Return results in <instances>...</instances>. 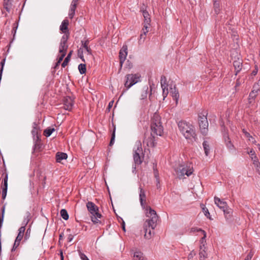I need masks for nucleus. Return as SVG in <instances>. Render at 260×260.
I'll return each mask as SVG.
<instances>
[{
	"instance_id": "f257e3e1",
	"label": "nucleus",
	"mask_w": 260,
	"mask_h": 260,
	"mask_svg": "<svg viewBox=\"0 0 260 260\" xmlns=\"http://www.w3.org/2000/svg\"><path fill=\"white\" fill-rule=\"evenodd\" d=\"M146 215L148 218L146 220L143 225L144 237L147 239H150L154 234L153 231L156 226L158 216L156 211L149 206L146 207Z\"/></svg>"
},
{
	"instance_id": "f03ea898",
	"label": "nucleus",
	"mask_w": 260,
	"mask_h": 260,
	"mask_svg": "<svg viewBox=\"0 0 260 260\" xmlns=\"http://www.w3.org/2000/svg\"><path fill=\"white\" fill-rule=\"evenodd\" d=\"M179 131L183 136L187 140L196 141V133L194 126L185 120H180L178 122Z\"/></svg>"
},
{
	"instance_id": "7ed1b4c3",
	"label": "nucleus",
	"mask_w": 260,
	"mask_h": 260,
	"mask_svg": "<svg viewBox=\"0 0 260 260\" xmlns=\"http://www.w3.org/2000/svg\"><path fill=\"white\" fill-rule=\"evenodd\" d=\"M86 207L88 211L91 214L90 217L92 222L94 224H103L104 220L102 215L99 213V207L92 202H88L86 203Z\"/></svg>"
},
{
	"instance_id": "20e7f679",
	"label": "nucleus",
	"mask_w": 260,
	"mask_h": 260,
	"mask_svg": "<svg viewBox=\"0 0 260 260\" xmlns=\"http://www.w3.org/2000/svg\"><path fill=\"white\" fill-rule=\"evenodd\" d=\"M151 136H161L163 133V126L161 122V117L156 113L153 114L151 120Z\"/></svg>"
},
{
	"instance_id": "39448f33",
	"label": "nucleus",
	"mask_w": 260,
	"mask_h": 260,
	"mask_svg": "<svg viewBox=\"0 0 260 260\" xmlns=\"http://www.w3.org/2000/svg\"><path fill=\"white\" fill-rule=\"evenodd\" d=\"M207 113H201L198 115V124L201 133L204 136L207 135L208 132V122L207 120Z\"/></svg>"
},
{
	"instance_id": "423d86ee",
	"label": "nucleus",
	"mask_w": 260,
	"mask_h": 260,
	"mask_svg": "<svg viewBox=\"0 0 260 260\" xmlns=\"http://www.w3.org/2000/svg\"><path fill=\"white\" fill-rule=\"evenodd\" d=\"M193 171V168L187 166L180 165L175 169V172L179 179L185 178L184 177L185 175L188 177L189 176L192 174Z\"/></svg>"
},
{
	"instance_id": "0eeeda50",
	"label": "nucleus",
	"mask_w": 260,
	"mask_h": 260,
	"mask_svg": "<svg viewBox=\"0 0 260 260\" xmlns=\"http://www.w3.org/2000/svg\"><path fill=\"white\" fill-rule=\"evenodd\" d=\"M125 77L126 80L124 85L127 89H128L133 85L140 81L141 75L139 74H127Z\"/></svg>"
},
{
	"instance_id": "6e6552de",
	"label": "nucleus",
	"mask_w": 260,
	"mask_h": 260,
	"mask_svg": "<svg viewBox=\"0 0 260 260\" xmlns=\"http://www.w3.org/2000/svg\"><path fill=\"white\" fill-rule=\"evenodd\" d=\"M69 39V34L63 35L61 39L59 44V52L60 53H67L68 45L67 41Z\"/></svg>"
},
{
	"instance_id": "1a4fd4ad",
	"label": "nucleus",
	"mask_w": 260,
	"mask_h": 260,
	"mask_svg": "<svg viewBox=\"0 0 260 260\" xmlns=\"http://www.w3.org/2000/svg\"><path fill=\"white\" fill-rule=\"evenodd\" d=\"M127 46L126 45H123L122 48L120 49L119 53V64H120V69L119 72L121 70L123 63H124L126 56L127 55Z\"/></svg>"
},
{
	"instance_id": "9d476101",
	"label": "nucleus",
	"mask_w": 260,
	"mask_h": 260,
	"mask_svg": "<svg viewBox=\"0 0 260 260\" xmlns=\"http://www.w3.org/2000/svg\"><path fill=\"white\" fill-rule=\"evenodd\" d=\"M141 153H142V148L141 145H140L137 147V149L135 150L133 154L134 160L135 164L140 165L142 164L143 157L141 158L140 156Z\"/></svg>"
},
{
	"instance_id": "9b49d317",
	"label": "nucleus",
	"mask_w": 260,
	"mask_h": 260,
	"mask_svg": "<svg viewBox=\"0 0 260 260\" xmlns=\"http://www.w3.org/2000/svg\"><path fill=\"white\" fill-rule=\"evenodd\" d=\"M63 103L64 109L66 110L71 111L74 106V98L69 96L64 97L63 100Z\"/></svg>"
},
{
	"instance_id": "f8f14e48",
	"label": "nucleus",
	"mask_w": 260,
	"mask_h": 260,
	"mask_svg": "<svg viewBox=\"0 0 260 260\" xmlns=\"http://www.w3.org/2000/svg\"><path fill=\"white\" fill-rule=\"evenodd\" d=\"M144 17V27L149 28L151 22L150 16L148 12L146 10H141Z\"/></svg>"
},
{
	"instance_id": "ddd939ff",
	"label": "nucleus",
	"mask_w": 260,
	"mask_h": 260,
	"mask_svg": "<svg viewBox=\"0 0 260 260\" xmlns=\"http://www.w3.org/2000/svg\"><path fill=\"white\" fill-rule=\"evenodd\" d=\"M139 199L141 206L144 208L146 205V196L145 190L141 187H139Z\"/></svg>"
},
{
	"instance_id": "4468645a",
	"label": "nucleus",
	"mask_w": 260,
	"mask_h": 260,
	"mask_svg": "<svg viewBox=\"0 0 260 260\" xmlns=\"http://www.w3.org/2000/svg\"><path fill=\"white\" fill-rule=\"evenodd\" d=\"M223 138L224 140V143L228 149L231 151L235 149L234 145L232 143L228 134L227 133H224L223 134Z\"/></svg>"
},
{
	"instance_id": "2eb2a0df",
	"label": "nucleus",
	"mask_w": 260,
	"mask_h": 260,
	"mask_svg": "<svg viewBox=\"0 0 260 260\" xmlns=\"http://www.w3.org/2000/svg\"><path fill=\"white\" fill-rule=\"evenodd\" d=\"M233 66L235 68V75H237L242 69V60L240 58L233 62Z\"/></svg>"
},
{
	"instance_id": "dca6fc26",
	"label": "nucleus",
	"mask_w": 260,
	"mask_h": 260,
	"mask_svg": "<svg viewBox=\"0 0 260 260\" xmlns=\"http://www.w3.org/2000/svg\"><path fill=\"white\" fill-rule=\"evenodd\" d=\"M170 91L172 96L173 97V99L176 101V103L177 104L179 98V93L176 85H174L173 87H170Z\"/></svg>"
},
{
	"instance_id": "f3484780",
	"label": "nucleus",
	"mask_w": 260,
	"mask_h": 260,
	"mask_svg": "<svg viewBox=\"0 0 260 260\" xmlns=\"http://www.w3.org/2000/svg\"><path fill=\"white\" fill-rule=\"evenodd\" d=\"M214 199L215 204L222 210H225L228 207L226 203L221 200L219 198L215 197Z\"/></svg>"
},
{
	"instance_id": "a211bd4d",
	"label": "nucleus",
	"mask_w": 260,
	"mask_h": 260,
	"mask_svg": "<svg viewBox=\"0 0 260 260\" xmlns=\"http://www.w3.org/2000/svg\"><path fill=\"white\" fill-rule=\"evenodd\" d=\"M69 24V20L66 19L62 21L61 24L60 26L59 29L64 34V35H69V32L68 31Z\"/></svg>"
},
{
	"instance_id": "6ab92c4d",
	"label": "nucleus",
	"mask_w": 260,
	"mask_h": 260,
	"mask_svg": "<svg viewBox=\"0 0 260 260\" xmlns=\"http://www.w3.org/2000/svg\"><path fill=\"white\" fill-rule=\"evenodd\" d=\"M154 139L155 137L151 136V134L150 136L148 137L147 139H146V138H144V142H145L148 146L154 147L155 146Z\"/></svg>"
},
{
	"instance_id": "aec40b11",
	"label": "nucleus",
	"mask_w": 260,
	"mask_h": 260,
	"mask_svg": "<svg viewBox=\"0 0 260 260\" xmlns=\"http://www.w3.org/2000/svg\"><path fill=\"white\" fill-rule=\"evenodd\" d=\"M68 157L67 153L64 152H58L56 154L55 158L56 161L57 162H61V161L63 159H66Z\"/></svg>"
},
{
	"instance_id": "412c9836",
	"label": "nucleus",
	"mask_w": 260,
	"mask_h": 260,
	"mask_svg": "<svg viewBox=\"0 0 260 260\" xmlns=\"http://www.w3.org/2000/svg\"><path fill=\"white\" fill-rule=\"evenodd\" d=\"M12 2L13 0H4V8L9 13L10 12L13 7Z\"/></svg>"
},
{
	"instance_id": "4be33fe9",
	"label": "nucleus",
	"mask_w": 260,
	"mask_h": 260,
	"mask_svg": "<svg viewBox=\"0 0 260 260\" xmlns=\"http://www.w3.org/2000/svg\"><path fill=\"white\" fill-rule=\"evenodd\" d=\"M148 32V28L144 27L142 30L141 34L140 36L139 40V44L143 43L146 39V34Z\"/></svg>"
},
{
	"instance_id": "5701e85b",
	"label": "nucleus",
	"mask_w": 260,
	"mask_h": 260,
	"mask_svg": "<svg viewBox=\"0 0 260 260\" xmlns=\"http://www.w3.org/2000/svg\"><path fill=\"white\" fill-rule=\"evenodd\" d=\"M258 90L253 89V90L250 92L249 94V103L251 104L254 101L255 98L257 96L258 94Z\"/></svg>"
},
{
	"instance_id": "b1692460",
	"label": "nucleus",
	"mask_w": 260,
	"mask_h": 260,
	"mask_svg": "<svg viewBox=\"0 0 260 260\" xmlns=\"http://www.w3.org/2000/svg\"><path fill=\"white\" fill-rule=\"evenodd\" d=\"M134 260H143L146 258L144 256L143 253L137 250L134 253Z\"/></svg>"
},
{
	"instance_id": "393cba45",
	"label": "nucleus",
	"mask_w": 260,
	"mask_h": 260,
	"mask_svg": "<svg viewBox=\"0 0 260 260\" xmlns=\"http://www.w3.org/2000/svg\"><path fill=\"white\" fill-rule=\"evenodd\" d=\"M89 43V41L88 40H87L85 41H81V47L84 48L86 50L88 54H91L92 50L88 46Z\"/></svg>"
},
{
	"instance_id": "a878e982",
	"label": "nucleus",
	"mask_w": 260,
	"mask_h": 260,
	"mask_svg": "<svg viewBox=\"0 0 260 260\" xmlns=\"http://www.w3.org/2000/svg\"><path fill=\"white\" fill-rule=\"evenodd\" d=\"M39 129L40 127L38 124L36 122H34L32 124V129L31 131V134L32 136H35L40 134L38 132Z\"/></svg>"
},
{
	"instance_id": "bb28decb",
	"label": "nucleus",
	"mask_w": 260,
	"mask_h": 260,
	"mask_svg": "<svg viewBox=\"0 0 260 260\" xmlns=\"http://www.w3.org/2000/svg\"><path fill=\"white\" fill-rule=\"evenodd\" d=\"M203 146L205 151V155L208 156L209 154L210 151V145L209 142L207 141H204L203 143Z\"/></svg>"
},
{
	"instance_id": "cd10ccee",
	"label": "nucleus",
	"mask_w": 260,
	"mask_h": 260,
	"mask_svg": "<svg viewBox=\"0 0 260 260\" xmlns=\"http://www.w3.org/2000/svg\"><path fill=\"white\" fill-rule=\"evenodd\" d=\"M224 212L226 220H230L232 218V210L227 207L225 210H222Z\"/></svg>"
},
{
	"instance_id": "c85d7f7f",
	"label": "nucleus",
	"mask_w": 260,
	"mask_h": 260,
	"mask_svg": "<svg viewBox=\"0 0 260 260\" xmlns=\"http://www.w3.org/2000/svg\"><path fill=\"white\" fill-rule=\"evenodd\" d=\"M213 8L215 13L218 14L220 12V3L218 0H213Z\"/></svg>"
},
{
	"instance_id": "c756f323",
	"label": "nucleus",
	"mask_w": 260,
	"mask_h": 260,
	"mask_svg": "<svg viewBox=\"0 0 260 260\" xmlns=\"http://www.w3.org/2000/svg\"><path fill=\"white\" fill-rule=\"evenodd\" d=\"M1 179H2L1 188H8V174H6V175L3 176Z\"/></svg>"
},
{
	"instance_id": "7c9ffc66",
	"label": "nucleus",
	"mask_w": 260,
	"mask_h": 260,
	"mask_svg": "<svg viewBox=\"0 0 260 260\" xmlns=\"http://www.w3.org/2000/svg\"><path fill=\"white\" fill-rule=\"evenodd\" d=\"M160 84L162 89H166L168 87V84L167 82V78L164 75L161 76Z\"/></svg>"
},
{
	"instance_id": "2f4dec72",
	"label": "nucleus",
	"mask_w": 260,
	"mask_h": 260,
	"mask_svg": "<svg viewBox=\"0 0 260 260\" xmlns=\"http://www.w3.org/2000/svg\"><path fill=\"white\" fill-rule=\"evenodd\" d=\"M72 54V51H70L69 54H68L67 56L65 58L64 61L61 64V67L62 68L66 67V66H67L68 64L69 61L70 60Z\"/></svg>"
},
{
	"instance_id": "473e14b6",
	"label": "nucleus",
	"mask_w": 260,
	"mask_h": 260,
	"mask_svg": "<svg viewBox=\"0 0 260 260\" xmlns=\"http://www.w3.org/2000/svg\"><path fill=\"white\" fill-rule=\"evenodd\" d=\"M251 159L253 161V164L257 170L260 169V162L258 161V159L256 156H252Z\"/></svg>"
},
{
	"instance_id": "72a5a7b5",
	"label": "nucleus",
	"mask_w": 260,
	"mask_h": 260,
	"mask_svg": "<svg viewBox=\"0 0 260 260\" xmlns=\"http://www.w3.org/2000/svg\"><path fill=\"white\" fill-rule=\"evenodd\" d=\"M42 146L43 144L42 142L35 143V145L34 146V151H41L43 149Z\"/></svg>"
},
{
	"instance_id": "f704fd0d",
	"label": "nucleus",
	"mask_w": 260,
	"mask_h": 260,
	"mask_svg": "<svg viewBox=\"0 0 260 260\" xmlns=\"http://www.w3.org/2000/svg\"><path fill=\"white\" fill-rule=\"evenodd\" d=\"M60 216L64 220H67L69 219V214L68 213L67 210H66L65 209H61L60 210Z\"/></svg>"
},
{
	"instance_id": "c9c22d12",
	"label": "nucleus",
	"mask_w": 260,
	"mask_h": 260,
	"mask_svg": "<svg viewBox=\"0 0 260 260\" xmlns=\"http://www.w3.org/2000/svg\"><path fill=\"white\" fill-rule=\"evenodd\" d=\"M55 131L54 128L48 127L44 130V135L45 136L48 137H49L53 132Z\"/></svg>"
},
{
	"instance_id": "e433bc0d",
	"label": "nucleus",
	"mask_w": 260,
	"mask_h": 260,
	"mask_svg": "<svg viewBox=\"0 0 260 260\" xmlns=\"http://www.w3.org/2000/svg\"><path fill=\"white\" fill-rule=\"evenodd\" d=\"M148 93V87L147 86L144 87L143 89L141 95V99L144 100L147 98V94Z\"/></svg>"
},
{
	"instance_id": "4c0bfd02",
	"label": "nucleus",
	"mask_w": 260,
	"mask_h": 260,
	"mask_svg": "<svg viewBox=\"0 0 260 260\" xmlns=\"http://www.w3.org/2000/svg\"><path fill=\"white\" fill-rule=\"evenodd\" d=\"M78 70L81 74H85L86 72V64L84 63H80L78 66Z\"/></svg>"
},
{
	"instance_id": "58836bf2",
	"label": "nucleus",
	"mask_w": 260,
	"mask_h": 260,
	"mask_svg": "<svg viewBox=\"0 0 260 260\" xmlns=\"http://www.w3.org/2000/svg\"><path fill=\"white\" fill-rule=\"evenodd\" d=\"M0 173L2 174L1 178H2L3 176H5L6 174H8V173L7 172L6 167L4 161L3 162L2 166L0 167Z\"/></svg>"
},
{
	"instance_id": "ea45409f",
	"label": "nucleus",
	"mask_w": 260,
	"mask_h": 260,
	"mask_svg": "<svg viewBox=\"0 0 260 260\" xmlns=\"http://www.w3.org/2000/svg\"><path fill=\"white\" fill-rule=\"evenodd\" d=\"M207 253L204 249L201 250L199 252L200 260H205L207 257Z\"/></svg>"
},
{
	"instance_id": "a19ab883",
	"label": "nucleus",
	"mask_w": 260,
	"mask_h": 260,
	"mask_svg": "<svg viewBox=\"0 0 260 260\" xmlns=\"http://www.w3.org/2000/svg\"><path fill=\"white\" fill-rule=\"evenodd\" d=\"M196 231H197V232H202L203 233V234L204 235V237L202 238V240H203V239L206 238V233L205 231L202 230L201 229H196V228H193L191 229V232H194Z\"/></svg>"
},
{
	"instance_id": "79ce46f5",
	"label": "nucleus",
	"mask_w": 260,
	"mask_h": 260,
	"mask_svg": "<svg viewBox=\"0 0 260 260\" xmlns=\"http://www.w3.org/2000/svg\"><path fill=\"white\" fill-rule=\"evenodd\" d=\"M18 26V22H15L13 25V28L12 30V34H13V38L15 37Z\"/></svg>"
},
{
	"instance_id": "37998d69",
	"label": "nucleus",
	"mask_w": 260,
	"mask_h": 260,
	"mask_svg": "<svg viewBox=\"0 0 260 260\" xmlns=\"http://www.w3.org/2000/svg\"><path fill=\"white\" fill-rule=\"evenodd\" d=\"M115 127H114L113 133L112 134L111 140L109 143V146H112L114 143L115 141Z\"/></svg>"
},
{
	"instance_id": "c03bdc74",
	"label": "nucleus",
	"mask_w": 260,
	"mask_h": 260,
	"mask_svg": "<svg viewBox=\"0 0 260 260\" xmlns=\"http://www.w3.org/2000/svg\"><path fill=\"white\" fill-rule=\"evenodd\" d=\"M78 56L80 58L82 59V61H85L83 56V51L81 48H80L78 50Z\"/></svg>"
},
{
	"instance_id": "a18cd8bd",
	"label": "nucleus",
	"mask_w": 260,
	"mask_h": 260,
	"mask_svg": "<svg viewBox=\"0 0 260 260\" xmlns=\"http://www.w3.org/2000/svg\"><path fill=\"white\" fill-rule=\"evenodd\" d=\"M30 232H31L30 228H28L26 230V232H25V234L24 236V241H27L29 238L30 235Z\"/></svg>"
},
{
	"instance_id": "49530a36",
	"label": "nucleus",
	"mask_w": 260,
	"mask_h": 260,
	"mask_svg": "<svg viewBox=\"0 0 260 260\" xmlns=\"http://www.w3.org/2000/svg\"><path fill=\"white\" fill-rule=\"evenodd\" d=\"M20 241H21L17 240V239H15L13 248L11 250V251L12 252L14 251L16 249V248L19 246Z\"/></svg>"
},
{
	"instance_id": "de8ad7c7",
	"label": "nucleus",
	"mask_w": 260,
	"mask_h": 260,
	"mask_svg": "<svg viewBox=\"0 0 260 260\" xmlns=\"http://www.w3.org/2000/svg\"><path fill=\"white\" fill-rule=\"evenodd\" d=\"M2 189V198L3 200L6 199L7 193L8 188H1Z\"/></svg>"
},
{
	"instance_id": "09e8293b",
	"label": "nucleus",
	"mask_w": 260,
	"mask_h": 260,
	"mask_svg": "<svg viewBox=\"0 0 260 260\" xmlns=\"http://www.w3.org/2000/svg\"><path fill=\"white\" fill-rule=\"evenodd\" d=\"M78 251L80 257L82 260H89L86 255L82 253L80 250H78Z\"/></svg>"
},
{
	"instance_id": "8fccbe9b",
	"label": "nucleus",
	"mask_w": 260,
	"mask_h": 260,
	"mask_svg": "<svg viewBox=\"0 0 260 260\" xmlns=\"http://www.w3.org/2000/svg\"><path fill=\"white\" fill-rule=\"evenodd\" d=\"M253 89L260 91V79L257 81L253 86Z\"/></svg>"
},
{
	"instance_id": "3c124183",
	"label": "nucleus",
	"mask_w": 260,
	"mask_h": 260,
	"mask_svg": "<svg viewBox=\"0 0 260 260\" xmlns=\"http://www.w3.org/2000/svg\"><path fill=\"white\" fill-rule=\"evenodd\" d=\"M33 139L35 143L41 142L40 134L33 136Z\"/></svg>"
},
{
	"instance_id": "603ef678",
	"label": "nucleus",
	"mask_w": 260,
	"mask_h": 260,
	"mask_svg": "<svg viewBox=\"0 0 260 260\" xmlns=\"http://www.w3.org/2000/svg\"><path fill=\"white\" fill-rule=\"evenodd\" d=\"M203 211L205 215L207 217L210 218L209 216L210 215V213L209 212V211L208 209L206 207L203 208Z\"/></svg>"
},
{
	"instance_id": "864d4df0",
	"label": "nucleus",
	"mask_w": 260,
	"mask_h": 260,
	"mask_svg": "<svg viewBox=\"0 0 260 260\" xmlns=\"http://www.w3.org/2000/svg\"><path fill=\"white\" fill-rule=\"evenodd\" d=\"M162 89V95L164 97V100L167 96L168 94V87H167L166 89Z\"/></svg>"
},
{
	"instance_id": "5fc2aeb1",
	"label": "nucleus",
	"mask_w": 260,
	"mask_h": 260,
	"mask_svg": "<svg viewBox=\"0 0 260 260\" xmlns=\"http://www.w3.org/2000/svg\"><path fill=\"white\" fill-rule=\"evenodd\" d=\"M196 255V252L192 250L190 253L188 254V259H191L194 256Z\"/></svg>"
},
{
	"instance_id": "6e6d98bb",
	"label": "nucleus",
	"mask_w": 260,
	"mask_h": 260,
	"mask_svg": "<svg viewBox=\"0 0 260 260\" xmlns=\"http://www.w3.org/2000/svg\"><path fill=\"white\" fill-rule=\"evenodd\" d=\"M253 255V253L251 251L246 256L244 260H251L252 256Z\"/></svg>"
},
{
	"instance_id": "4d7b16f0",
	"label": "nucleus",
	"mask_w": 260,
	"mask_h": 260,
	"mask_svg": "<svg viewBox=\"0 0 260 260\" xmlns=\"http://www.w3.org/2000/svg\"><path fill=\"white\" fill-rule=\"evenodd\" d=\"M66 55V53H61L60 56L58 57L57 59V62L61 63V62L62 61L63 58Z\"/></svg>"
},
{
	"instance_id": "13d9d810",
	"label": "nucleus",
	"mask_w": 260,
	"mask_h": 260,
	"mask_svg": "<svg viewBox=\"0 0 260 260\" xmlns=\"http://www.w3.org/2000/svg\"><path fill=\"white\" fill-rule=\"evenodd\" d=\"M25 230V225L22 226L19 229L18 233L24 234Z\"/></svg>"
},
{
	"instance_id": "bf43d9fd",
	"label": "nucleus",
	"mask_w": 260,
	"mask_h": 260,
	"mask_svg": "<svg viewBox=\"0 0 260 260\" xmlns=\"http://www.w3.org/2000/svg\"><path fill=\"white\" fill-rule=\"evenodd\" d=\"M113 103H114L113 101H112L109 102V103L108 104V107L106 109L107 111H108V112H109L110 111V109L113 106Z\"/></svg>"
},
{
	"instance_id": "052dcab7",
	"label": "nucleus",
	"mask_w": 260,
	"mask_h": 260,
	"mask_svg": "<svg viewBox=\"0 0 260 260\" xmlns=\"http://www.w3.org/2000/svg\"><path fill=\"white\" fill-rule=\"evenodd\" d=\"M23 236H24V234L18 233V234L16 238V239H17V240L21 241Z\"/></svg>"
},
{
	"instance_id": "680f3d73",
	"label": "nucleus",
	"mask_w": 260,
	"mask_h": 260,
	"mask_svg": "<svg viewBox=\"0 0 260 260\" xmlns=\"http://www.w3.org/2000/svg\"><path fill=\"white\" fill-rule=\"evenodd\" d=\"M77 5L73 4L72 3L71 5V8H70V11H75V10L76 9V8H77Z\"/></svg>"
},
{
	"instance_id": "e2e57ef3",
	"label": "nucleus",
	"mask_w": 260,
	"mask_h": 260,
	"mask_svg": "<svg viewBox=\"0 0 260 260\" xmlns=\"http://www.w3.org/2000/svg\"><path fill=\"white\" fill-rule=\"evenodd\" d=\"M248 153L251 155V158H252V156H256L255 155V151L252 149H251L250 151H249L248 152Z\"/></svg>"
},
{
	"instance_id": "0e129e2a",
	"label": "nucleus",
	"mask_w": 260,
	"mask_h": 260,
	"mask_svg": "<svg viewBox=\"0 0 260 260\" xmlns=\"http://www.w3.org/2000/svg\"><path fill=\"white\" fill-rule=\"evenodd\" d=\"M75 14V11H70L69 16L71 19L73 18Z\"/></svg>"
},
{
	"instance_id": "69168bd1",
	"label": "nucleus",
	"mask_w": 260,
	"mask_h": 260,
	"mask_svg": "<svg viewBox=\"0 0 260 260\" xmlns=\"http://www.w3.org/2000/svg\"><path fill=\"white\" fill-rule=\"evenodd\" d=\"M5 211V205H4L2 208V213H1V215L0 216L4 217Z\"/></svg>"
},
{
	"instance_id": "338daca9",
	"label": "nucleus",
	"mask_w": 260,
	"mask_h": 260,
	"mask_svg": "<svg viewBox=\"0 0 260 260\" xmlns=\"http://www.w3.org/2000/svg\"><path fill=\"white\" fill-rule=\"evenodd\" d=\"M241 85V82L239 79L236 80L235 87H238Z\"/></svg>"
},
{
	"instance_id": "774afa93",
	"label": "nucleus",
	"mask_w": 260,
	"mask_h": 260,
	"mask_svg": "<svg viewBox=\"0 0 260 260\" xmlns=\"http://www.w3.org/2000/svg\"><path fill=\"white\" fill-rule=\"evenodd\" d=\"M257 73V69L255 68L254 70H253L251 73L252 75L255 76Z\"/></svg>"
}]
</instances>
